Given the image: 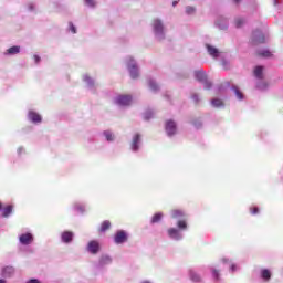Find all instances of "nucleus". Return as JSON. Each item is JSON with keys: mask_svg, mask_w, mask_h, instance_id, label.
<instances>
[{"mask_svg": "<svg viewBox=\"0 0 283 283\" xmlns=\"http://www.w3.org/2000/svg\"><path fill=\"white\" fill-rule=\"evenodd\" d=\"M195 77L199 83L205 84V90H211V82L207 81V73L205 71H196Z\"/></svg>", "mask_w": 283, "mask_h": 283, "instance_id": "obj_1", "label": "nucleus"}, {"mask_svg": "<svg viewBox=\"0 0 283 283\" xmlns=\"http://www.w3.org/2000/svg\"><path fill=\"white\" fill-rule=\"evenodd\" d=\"M262 43H266V38L260 31H255L252 34V45H260Z\"/></svg>", "mask_w": 283, "mask_h": 283, "instance_id": "obj_2", "label": "nucleus"}, {"mask_svg": "<svg viewBox=\"0 0 283 283\" xmlns=\"http://www.w3.org/2000/svg\"><path fill=\"white\" fill-rule=\"evenodd\" d=\"M115 244H124V242H127V232L125 230H119L115 233L114 237Z\"/></svg>", "mask_w": 283, "mask_h": 283, "instance_id": "obj_3", "label": "nucleus"}, {"mask_svg": "<svg viewBox=\"0 0 283 283\" xmlns=\"http://www.w3.org/2000/svg\"><path fill=\"white\" fill-rule=\"evenodd\" d=\"M128 70L132 78H138V66L134 59H130L128 62Z\"/></svg>", "mask_w": 283, "mask_h": 283, "instance_id": "obj_4", "label": "nucleus"}, {"mask_svg": "<svg viewBox=\"0 0 283 283\" xmlns=\"http://www.w3.org/2000/svg\"><path fill=\"white\" fill-rule=\"evenodd\" d=\"M116 104L126 107L127 105H132V95H119L116 98Z\"/></svg>", "mask_w": 283, "mask_h": 283, "instance_id": "obj_5", "label": "nucleus"}, {"mask_svg": "<svg viewBox=\"0 0 283 283\" xmlns=\"http://www.w3.org/2000/svg\"><path fill=\"white\" fill-rule=\"evenodd\" d=\"M153 28H154L155 34L163 36L165 27L163 25V22L160 20H154Z\"/></svg>", "mask_w": 283, "mask_h": 283, "instance_id": "obj_6", "label": "nucleus"}, {"mask_svg": "<svg viewBox=\"0 0 283 283\" xmlns=\"http://www.w3.org/2000/svg\"><path fill=\"white\" fill-rule=\"evenodd\" d=\"M87 251H90V253H93V255H96V253L101 251V244H98V241L88 242Z\"/></svg>", "mask_w": 283, "mask_h": 283, "instance_id": "obj_7", "label": "nucleus"}, {"mask_svg": "<svg viewBox=\"0 0 283 283\" xmlns=\"http://www.w3.org/2000/svg\"><path fill=\"white\" fill-rule=\"evenodd\" d=\"M19 240L21 244L28 245L32 244L34 237H32V233H24L20 235Z\"/></svg>", "mask_w": 283, "mask_h": 283, "instance_id": "obj_8", "label": "nucleus"}, {"mask_svg": "<svg viewBox=\"0 0 283 283\" xmlns=\"http://www.w3.org/2000/svg\"><path fill=\"white\" fill-rule=\"evenodd\" d=\"M166 132L168 136H174V134H176V122L171 119L166 122Z\"/></svg>", "mask_w": 283, "mask_h": 283, "instance_id": "obj_9", "label": "nucleus"}, {"mask_svg": "<svg viewBox=\"0 0 283 283\" xmlns=\"http://www.w3.org/2000/svg\"><path fill=\"white\" fill-rule=\"evenodd\" d=\"M28 116H29V120H31V123H41L43 120L41 115L34 111H30Z\"/></svg>", "mask_w": 283, "mask_h": 283, "instance_id": "obj_10", "label": "nucleus"}, {"mask_svg": "<svg viewBox=\"0 0 283 283\" xmlns=\"http://www.w3.org/2000/svg\"><path fill=\"white\" fill-rule=\"evenodd\" d=\"M2 275L3 277H12L14 275V268L10 265L3 268Z\"/></svg>", "mask_w": 283, "mask_h": 283, "instance_id": "obj_11", "label": "nucleus"}, {"mask_svg": "<svg viewBox=\"0 0 283 283\" xmlns=\"http://www.w3.org/2000/svg\"><path fill=\"white\" fill-rule=\"evenodd\" d=\"M168 235L174 240H180V231H178V229H175V228L168 229Z\"/></svg>", "mask_w": 283, "mask_h": 283, "instance_id": "obj_12", "label": "nucleus"}, {"mask_svg": "<svg viewBox=\"0 0 283 283\" xmlns=\"http://www.w3.org/2000/svg\"><path fill=\"white\" fill-rule=\"evenodd\" d=\"M73 238H74V233L70 231H65L62 233V242H65L66 244L72 242Z\"/></svg>", "mask_w": 283, "mask_h": 283, "instance_id": "obj_13", "label": "nucleus"}, {"mask_svg": "<svg viewBox=\"0 0 283 283\" xmlns=\"http://www.w3.org/2000/svg\"><path fill=\"white\" fill-rule=\"evenodd\" d=\"M206 48L210 56H213V59H218V54H220V52L218 51V49H216V46H211L210 44H207Z\"/></svg>", "mask_w": 283, "mask_h": 283, "instance_id": "obj_14", "label": "nucleus"}, {"mask_svg": "<svg viewBox=\"0 0 283 283\" xmlns=\"http://www.w3.org/2000/svg\"><path fill=\"white\" fill-rule=\"evenodd\" d=\"M138 143H140V135L136 134L133 138V142H132L133 151H138V149H139Z\"/></svg>", "mask_w": 283, "mask_h": 283, "instance_id": "obj_15", "label": "nucleus"}, {"mask_svg": "<svg viewBox=\"0 0 283 283\" xmlns=\"http://www.w3.org/2000/svg\"><path fill=\"white\" fill-rule=\"evenodd\" d=\"M112 228V222H109L108 220H105L101 227H99V232L101 233H105V231H109V229Z\"/></svg>", "mask_w": 283, "mask_h": 283, "instance_id": "obj_16", "label": "nucleus"}, {"mask_svg": "<svg viewBox=\"0 0 283 283\" xmlns=\"http://www.w3.org/2000/svg\"><path fill=\"white\" fill-rule=\"evenodd\" d=\"M258 56H262V59H271V56H273V53L269 50H261L258 51Z\"/></svg>", "mask_w": 283, "mask_h": 283, "instance_id": "obj_17", "label": "nucleus"}, {"mask_svg": "<svg viewBox=\"0 0 283 283\" xmlns=\"http://www.w3.org/2000/svg\"><path fill=\"white\" fill-rule=\"evenodd\" d=\"M263 72H264V66H256L255 69H254V76L256 77V78H263Z\"/></svg>", "mask_w": 283, "mask_h": 283, "instance_id": "obj_18", "label": "nucleus"}, {"mask_svg": "<svg viewBox=\"0 0 283 283\" xmlns=\"http://www.w3.org/2000/svg\"><path fill=\"white\" fill-rule=\"evenodd\" d=\"M171 218L175 220H178V218H185V212H182V210H172Z\"/></svg>", "mask_w": 283, "mask_h": 283, "instance_id": "obj_19", "label": "nucleus"}, {"mask_svg": "<svg viewBox=\"0 0 283 283\" xmlns=\"http://www.w3.org/2000/svg\"><path fill=\"white\" fill-rule=\"evenodd\" d=\"M19 52H21V46H11L7 50V54H19Z\"/></svg>", "mask_w": 283, "mask_h": 283, "instance_id": "obj_20", "label": "nucleus"}, {"mask_svg": "<svg viewBox=\"0 0 283 283\" xmlns=\"http://www.w3.org/2000/svg\"><path fill=\"white\" fill-rule=\"evenodd\" d=\"M10 213H12V206H7L2 210V218H9Z\"/></svg>", "mask_w": 283, "mask_h": 283, "instance_id": "obj_21", "label": "nucleus"}, {"mask_svg": "<svg viewBox=\"0 0 283 283\" xmlns=\"http://www.w3.org/2000/svg\"><path fill=\"white\" fill-rule=\"evenodd\" d=\"M160 220H163V213L161 212H158V213H155L151 218V224H156L158 223Z\"/></svg>", "mask_w": 283, "mask_h": 283, "instance_id": "obj_22", "label": "nucleus"}, {"mask_svg": "<svg viewBox=\"0 0 283 283\" xmlns=\"http://www.w3.org/2000/svg\"><path fill=\"white\" fill-rule=\"evenodd\" d=\"M189 275H190V280L192 282H200L201 281V277L195 271H190Z\"/></svg>", "mask_w": 283, "mask_h": 283, "instance_id": "obj_23", "label": "nucleus"}, {"mask_svg": "<svg viewBox=\"0 0 283 283\" xmlns=\"http://www.w3.org/2000/svg\"><path fill=\"white\" fill-rule=\"evenodd\" d=\"M261 277H263L265 281L271 280V272L268 269L262 270Z\"/></svg>", "mask_w": 283, "mask_h": 283, "instance_id": "obj_24", "label": "nucleus"}, {"mask_svg": "<svg viewBox=\"0 0 283 283\" xmlns=\"http://www.w3.org/2000/svg\"><path fill=\"white\" fill-rule=\"evenodd\" d=\"M177 227H178V229H181L182 231H185V229H187V221L186 220H179L177 222Z\"/></svg>", "mask_w": 283, "mask_h": 283, "instance_id": "obj_25", "label": "nucleus"}, {"mask_svg": "<svg viewBox=\"0 0 283 283\" xmlns=\"http://www.w3.org/2000/svg\"><path fill=\"white\" fill-rule=\"evenodd\" d=\"M104 136L106 140H108V143H112V140H114V135L109 133V130L104 132Z\"/></svg>", "mask_w": 283, "mask_h": 283, "instance_id": "obj_26", "label": "nucleus"}, {"mask_svg": "<svg viewBox=\"0 0 283 283\" xmlns=\"http://www.w3.org/2000/svg\"><path fill=\"white\" fill-rule=\"evenodd\" d=\"M233 91L237 94V98H239V101H242V98H244V96L242 95V92H240V90H238V86H234Z\"/></svg>", "mask_w": 283, "mask_h": 283, "instance_id": "obj_27", "label": "nucleus"}, {"mask_svg": "<svg viewBox=\"0 0 283 283\" xmlns=\"http://www.w3.org/2000/svg\"><path fill=\"white\" fill-rule=\"evenodd\" d=\"M211 103H212L213 107H222V105H223L222 99H218V98L212 99Z\"/></svg>", "mask_w": 283, "mask_h": 283, "instance_id": "obj_28", "label": "nucleus"}, {"mask_svg": "<svg viewBox=\"0 0 283 283\" xmlns=\"http://www.w3.org/2000/svg\"><path fill=\"white\" fill-rule=\"evenodd\" d=\"M149 87L153 90V92H157L158 84H156L154 81H149Z\"/></svg>", "mask_w": 283, "mask_h": 283, "instance_id": "obj_29", "label": "nucleus"}, {"mask_svg": "<svg viewBox=\"0 0 283 283\" xmlns=\"http://www.w3.org/2000/svg\"><path fill=\"white\" fill-rule=\"evenodd\" d=\"M235 28H242L243 23H244V20H242L241 18L237 19L235 20Z\"/></svg>", "mask_w": 283, "mask_h": 283, "instance_id": "obj_30", "label": "nucleus"}, {"mask_svg": "<svg viewBox=\"0 0 283 283\" xmlns=\"http://www.w3.org/2000/svg\"><path fill=\"white\" fill-rule=\"evenodd\" d=\"M250 212L252 216H256V213H260V209L258 207L250 208Z\"/></svg>", "mask_w": 283, "mask_h": 283, "instance_id": "obj_31", "label": "nucleus"}, {"mask_svg": "<svg viewBox=\"0 0 283 283\" xmlns=\"http://www.w3.org/2000/svg\"><path fill=\"white\" fill-rule=\"evenodd\" d=\"M186 12H187V14H193V12H196V8H193V7H187V8H186Z\"/></svg>", "mask_w": 283, "mask_h": 283, "instance_id": "obj_32", "label": "nucleus"}, {"mask_svg": "<svg viewBox=\"0 0 283 283\" xmlns=\"http://www.w3.org/2000/svg\"><path fill=\"white\" fill-rule=\"evenodd\" d=\"M212 275L214 280H220V272H218V270H212Z\"/></svg>", "mask_w": 283, "mask_h": 283, "instance_id": "obj_33", "label": "nucleus"}, {"mask_svg": "<svg viewBox=\"0 0 283 283\" xmlns=\"http://www.w3.org/2000/svg\"><path fill=\"white\" fill-rule=\"evenodd\" d=\"M69 25H70L71 32H72L73 34H76V27H74V23L70 22Z\"/></svg>", "mask_w": 283, "mask_h": 283, "instance_id": "obj_34", "label": "nucleus"}, {"mask_svg": "<svg viewBox=\"0 0 283 283\" xmlns=\"http://www.w3.org/2000/svg\"><path fill=\"white\" fill-rule=\"evenodd\" d=\"M87 6H90L91 8H94V6H96V2L94 0H85Z\"/></svg>", "mask_w": 283, "mask_h": 283, "instance_id": "obj_35", "label": "nucleus"}, {"mask_svg": "<svg viewBox=\"0 0 283 283\" xmlns=\"http://www.w3.org/2000/svg\"><path fill=\"white\" fill-rule=\"evenodd\" d=\"M192 98H193V101L196 102V103H198L200 99L198 98V95H192Z\"/></svg>", "mask_w": 283, "mask_h": 283, "instance_id": "obj_36", "label": "nucleus"}, {"mask_svg": "<svg viewBox=\"0 0 283 283\" xmlns=\"http://www.w3.org/2000/svg\"><path fill=\"white\" fill-rule=\"evenodd\" d=\"M77 211H80L81 213H83V211H85V208L78 206V207H77Z\"/></svg>", "mask_w": 283, "mask_h": 283, "instance_id": "obj_37", "label": "nucleus"}, {"mask_svg": "<svg viewBox=\"0 0 283 283\" xmlns=\"http://www.w3.org/2000/svg\"><path fill=\"white\" fill-rule=\"evenodd\" d=\"M35 62L39 63V61H41V57H39V55H34Z\"/></svg>", "mask_w": 283, "mask_h": 283, "instance_id": "obj_38", "label": "nucleus"}, {"mask_svg": "<svg viewBox=\"0 0 283 283\" xmlns=\"http://www.w3.org/2000/svg\"><path fill=\"white\" fill-rule=\"evenodd\" d=\"M1 209H3V205L0 202V211H1Z\"/></svg>", "mask_w": 283, "mask_h": 283, "instance_id": "obj_39", "label": "nucleus"}, {"mask_svg": "<svg viewBox=\"0 0 283 283\" xmlns=\"http://www.w3.org/2000/svg\"><path fill=\"white\" fill-rule=\"evenodd\" d=\"M0 283H6V280L1 279V280H0Z\"/></svg>", "mask_w": 283, "mask_h": 283, "instance_id": "obj_40", "label": "nucleus"}, {"mask_svg": "<svg viewBox=\"0 0 283 283\" xmlns=\"http://www.w3.org/2000/svg\"><path fill=\"white\" fill-rule=\"evenodd\" d=\"M235 1V3H240V0H234Z\"/></svg>", "mask_w": 283, "mask_h": 283, "instance_id": "obj_41", "label": "nucleus"}]
</instances>
